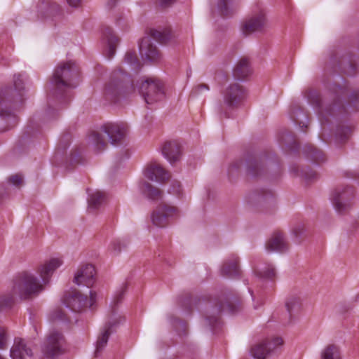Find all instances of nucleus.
<instances>
[{
  "label": "nucleus",
  "instance_id": "nucleus-15",
  "mask_svg": "<svg viewBox=\"0 0 359 359\" xmlns=\"http://www.w3.org/2000/svg\"><path fill=\"white\" fill-rule=\"evenodd\" d=\"M124 320V317L119 316L118 318L111 320L107 323H106V325L102 328L101 334L98 337L96 343V348L95 351V357H98L100 353L106 346L110 334L114 332V328Z\"/></svg>",
  "mask_w": 359,
  "mask_h": 359
},
{
  "label": "nucleus",
  "instance_id": "nucleus-45",
  "mask_svg": "<svg viewBox=\"0 0 359 359\" xmlns=\"http://www.w3.org/2000/svg\"><path fill=\"white\" fill-rule=\"evenodd\" d=\"M0 118L6 120V122H10V121H15V116L9 111H4L0 110Z\"/></svg>",
  "mask_w": 359,
  "mask_h": 359
},
{
  "label": "nucleus",
  "instance_id": "nucleus-17",
  "mask_svg": "<svg viewBox=\"0 0 359 359\" xmlns=\"http://www.w3.org/2000/svg\"><path fill=\"white\" fill-rule=\"evenodd\" d=\"M63 303L72 311L80 312L86 307L88 299L86 296H83L79 292L75 290L69 292L65 295Z\"/></svg>",
  "mask_w": 359,
  "mask_h": 359
},
{
  "label": "nucleus",
  "instance_id": "nucleus-11",
  "mask_svg": "<svg viewBox=\"0 0 359 359\" xmlns=\"http://www.w3.org/2000/svg\"><path fill=\"white\" fill-rule=\"evenodd\" d=\"M177 214L178 210L176 207L165 203H161L153 210L151 219L154 226L165 227L169 224L170 220L175 218Z\"/></svg>",
  "mask_w": 359,
  "mask_h": 359
},
{
  "label": "nucleus",
  "instance_id": "nucleus-14",
  "mask_svg": "<svg viewBox=\"0 0 359 359\" xmlns=\"http://www.w3.org/2000/svg\"><path fill=\"white\" fill-rule=\"evenodd\" d=\"M266 156H261L250 158L247 161V174L252 178H261L267 172L266 166H269Z\"/></svg>",
  "mask_w": 359,
  "mask_h": 359
},
{
  "label": "nucleus",
  "instance_id": "nucleus-35",
  "mask_svg": "<svg viewBox=\"0 0 359 359\" xmlns=\"http://www.w3.org/2000/svg\"><path fill=\"white\" fill-rule=\"evenodd\" d=\"M255 272L259 278L264 280H272L274 279L276 275L275 268L273 266L270 264L264 266L260 270H256Z\"/></svg>",
  "mask_w": 359,
  "mask_h": 359
},
{
  "label": "nucleus",
  "instance_id": "nucleus-56",
  "mask_svg": "<svg viewBox=\"0 0 359 359\" xmlns=\"http://www.w3.org/2000/svg\"><path fill=\"white\" fill-rule=\"evenodd\" d=\"M241 162H236L231 165V166L229 168V172H231L233 170H238L240 168Z\"/></svg>",
  "mask_w": 359,
  "mask_h": 359
},
{
  "label": "nucleus",
  "instance_id": "nucleus-49",
  "mask_svg": "<svg viewBox=\"0 0 359 359\" xmlns=\"http://www.w3.org/2000/svg\"><path fill=\"white\" fill-rule=\"evenodd\" d=\"M304 225L302 224H299L293 228L292 233L297 238H299L304 233Z\"/></svg>",
  "mask_w": 359,
  "mask_h": 359
},
{
  "label": "nucleus",
  "instance_id": "nucleus-42",
  "mask_svg": "<svg viewBox=\"0 0 359 359\" xmlns=\"http://www.w3.org/2000/svg\"><path fill=\"white\" fill-rule=\"evenodd\" d=\"M53 318L55 320H58L65 322H71L72 319L70 317L67 316L62 310L58 309L55 311L53 313Z\"/></svg>",
  "mask_w": 359,
  "mask_h": 359
},
{
  "label": "nucleus",
  "instance_id": "nucleus-58",
  "mask_svg": "<svg viewBox=\"0 0 359 359\" xmlns=\"http://www.w3.org/2000/svg\"><path fill=\"white\" fill-rule=\"evenodd\" d=\"M0 359H4V358H3L1 357V355H0Z\"/></svg>",
  "mask_w": 359,
  "mask_h": 359
},
{
  "label": "nucleus",
  "instance_id": "nucleus-33",
  "mask_svg": "<svg viewBox=\"0 0 359 359\" xmlns=\"http://www.w3.org/2000/svg\"><path fill=\"white\" fill-rule=\"evenodd\" d=\"M123 62L129 66L130 70L134 72H138L142 66L135 51H128L125 55Z\"/></svg>",
  "mask_w": 359,
  "mask_h": 359
},
{
  "label": "nucleus",
  "instance_id": "nucleus-13",
  "mask_svg": "<svg viewBox=\"0 0 359 359\" xmlns=\"http://www.w3.org/2000/svg\"><path fill=\"white\" fill-rule=\"evenodd\" d=\"M283 341L280 337H276L271 340H266L253 346L250 353L252 355L257 359H265L266 356L271 354L273 351L278 346L282 345Z\"/></svg>",
  "mask_w": 359,
  "mask_h": 359
},
{
  "label": "nucleus",
  "instance_id": "nucleus-3",
  "mask_svg": "<svg viewBox=\"0 0 359 359\" xmlns=\"http://www.w3.org/2000/svg\"><path fill=\"white\" fill-rule=\"evenodd\" d=\"M43 289V285L33 274L22 272L13 279L11 290L0 295V307L11 308L18 299L22 300L30 298L38 294Z\"/></svg>",
  "mask_w": 359,
  "mask_h": 359
},
{
  "label": "nucleus",
  "instance_id": "nucleus-24",
  "mask_svg": "<svg viewBox=\"0 0 359 359\" xmlns=\"http://www.w3.org/2000/svg\"><path fill=\"white\" fill-rule=\"evenodd\" d=\"M238 262V257L236 256H233L226 260L221 269V274L223 276L231 278L239 277L241 271Z\"/></svg>",
  "mask_w": 359,
  "mask_h": 359
},
{
  "label": "nucleus",
  "instance_id": "nucleus-27",
  "mask_svg": "<svg viewBox=\"0 0 359 359\" xmlns=\"http://www.w3.org/2000/svg\"><path fill=\"white\" fill-rule=\"evenodd\" d=\"M252 73L250 64L248 58H241L233 69V76L238 80L247 78Z\"/></svg>",
  "mask_w": 359,
  "mask_h": 359
},
{
  "label": "nucleus",
  "instance_id": "nucleus-20",
  "mask_svg": "<svg viewBox=\"0 0 359 359\" xmlns=\"http://www.w3.org/2000/svg\"><path fill=\"white\" fill-rule=\"evenodd\" d=\"M10 355L12 359H27L32 358L33 352L23 339L15 338Z\"/></svg>",
  "mask_w": 359,
  "mask_h": 359
},
{
  "label": "nucleus",
  "instance_id": "nucleus-32",
  "mask_svg": "<svg viewBox=\"0 0 359 359\" xmlns=\"http://www.w3.org/2000/svg\"><path fill=\"white\" fill-rule=\"evenodd\" d=\"M285 306L289 313L290 319L291 320L292 315L300 311L302 308V300L299 297L296 295L290 296L285 302Z\"/></svg>",
  "mask_w": 359,
  "mask_h": 359
},
{
  "label": "nucleus",
  "instance_id": "nucleus-30",
  "mask_svg": "<svg viewBox=\"0 0 359 359\" xmlns=\"http://www.w3.org/2000/svg\"><path fill=\"white\" fill-rule=\"evenodd\" d=\"M104 198V194L100 191L89 193L88 198V210L90 212H95L103 203Z\"/></svg>",
  "mask_w": 359,
  "mask_h": 359
},
{
  "label": "nucleus",
  "instance_id": "nucleus-16",
  "mask_svg": "<svg viewBox=\"0 0 359 359\" xmlns=\"http://www.w3.org/2000/svg\"><path fill=\"white\" fill-rule=\"evenodd\" d=\"M266 25L265 13L261 11L252 15L242 25V32L245 35H249L255 32H261Z\"/></svg>",
  "mask_w": 359,
  "mask_h": 359
},
{
  "label": "nucleus",
  "instance_id": "nucleus-5",
  "mask_svg": "<svg viewBox=\"0 0 359 359\" xmlns=\"http://www.w3.org/2000/svg\"><path fill=\"white\" fill-rule=\"evenodd\" d=\"M135 90L130 76L121 70L114 71L105 86L104 99L110 103H117Z\"/></svg>",
  "mask_w": 359,
  "mask_h": 359
},
{
  "label": "nucleus",
  "instance_id": "nucleus-53",
  "mask_svg": "<svg viewBox=\"0 0 359 359\" xmlns=\"http://www.w3.org/2000/svg\"><path fill=\"white\" fill-rule=\"evenodd\" d=\"M67 4L72 7H78L81 4V0H67Z\"/></svg>",
  "mask_w": 359,
  "mask_h": 359
},
{
  "label": "nucleus",
  "instance_id": "nucleus-47",
  "mask_svg": "<svg viewBox=\"0 0 359 359\" xmlns=\"http://www.w3.org/2000/svg\"><path fill=\"white\" fill-rule=\"evenodd\" d=\"M203 90H206V91L209 90V86L205 83H201L192 89L191 95H198L200 93H201Z\"/></svg>",
  "mask_w": 359,
  "mask_h": 359
},
{
  "label": "nucleus",
  "instance_id": "nucleus-37",
  "mask_svg": "<svg viewBox=\"0 0 359 359\" xmlns=\"http://www.w3.org/2000/svg\"><path fill=\"white\" fill-rule=\"evenodd\" d=\"M294 171L297 173V175H299L305 179L308 182L313 181L318 178V174L310 168H302L301 170L298 168L294 169Z\"/></svg>",
  "mask_w": 359,
  "mask_h": 359
},
{
  "label": "nucleus",
  "instance_id": "nucleus-6",
  "mask_svg": "<svg viewBox=\"0 0 359 359\" xmlns=\"http://www.w3.org/2000/svg\"><path fill=\"white\" fill-rule=\"evenodd\" d=\"M151 38L161 43H165L170 39V32L169 29L161 31L151 29L150 36L144 37L139 43V50L142 57L151 62H158L161 59V54L151 42Z\"/></svg>",
  "mask_w": 359,
  "mask_h": 359
},
{
  "label": "nucleus",
  "instance_id": "nucleus-23",
  "mask_svg": "<svg viewBox=\"0 0 359 359\" xmlns=\"http://www.w3.org/2000/svg\"><path fill=\"white\" fill-rule=\"evenodd\" d=\"M273 199L274 194L264 189L255 190L248 196V201L252 205L271 203Z\"/></svg>",
  "mask_w": 359,
  "mask_h": 359
},
{
  "label": "nucleus",
  "instance_id": "nucleus-50",
  "mask_svg": "<svg viewBox=\"0 0 359 359\" xmlns=\"http://www.w3.org/2000/svg\"><path fill=\"white\" fill-rule=\"evenodd\" d=\"M175 0H159L158 5L161 8H166L174 4Z\"/></svg>",
  "mask_w": 359,
  "mask_h": 359
},
{
  "label": "nucleus",
  "instance_id": "nucleus-18",
  "mask_svg": "<svg viewBox=\"0 0 359 359\" xmlns=\"http://www.w3.org/2000/svg\"><path fill=\"white\" fill-rule=\"evenodd\" d=\"M95 269L92 264H86L80 268L76 273L74 282L78 285H86L91 287L95 281Z\"/></svg>",
  "mask_w": 359,
  "mask_h": 359
},
{
  "label": "nucleus",
  "instance_id": "nucleus-51",
  "mask_svg": "<svg viewBox=\"0 0 359 359\" xmlns=\"http://www.w3.org/2000/svg\"><path fill=\"white\" fill-rule=\"evenodd\" d=\"M172 190L171 192H172L175 194H180L181 192V186L180 183L177 181H175L172 182Z\"/></svg>",
  "mask_w": 359,
  "mask_h": 359
},
{
  "label": "nucleus",
  "instance_id": "nucleus-38",
  "mask_svg": "<svg viewBox=\"0 0 359 359\" xmlns=\"http://www.w3.org/2000/svg\"><path fill=\"white\" fill-rule=\"evenodd\" d=\"M229 0H219L218 9L220 14L224 17L231 16L233 13V8L229 7Z\"/></svg>",
  "mask_w": 359,
  "mask_h": 359
},
{
  "label": "nucleus",
  "instance_id": "nucleus-28",
  "mask_svg": "<svg viewBox=\"0 0 359 359\" xmlns=\"http://www.w3.org/2000/svg\"><path fill=\"white\" fill-rule=\"evenodd\" d=\"M304 153L307 158L316 163L319 164L326 160L323 151L311 144H307L304 147Z\"/></svg>",
  "mask_w": 359,
  "mask_h": 359
},
{
  "label": "nucleus",
  "instance_id": "nucleus-2",
  "mask_svg": "<svg viewBox=\"0 0 359 359\" xmlns=\"http://www.w3.org/2000/svg\"><path fill=\"white\" fill-rule=\"evenodd\" d=\"M348 93L347 86L337 85L336 83L329 84L327 92L321 96L315 90H310L307 93L309 102L313 107L320 121L331 116L336 111L343 107L342 98Z\"/></svg>",
  "mask_w": 359,
  "mask_h": 359
},
{
  "label": "nucleus",
  "instance_id": "nucleus-8",
  "mask_svg": "<svg viewBox=\"0 0 359 359\" xmlns=\"http://www.w3.org/2000/svg\"><path fill=\"white\" fill-rule=\"evenodd\" d=\"M224 104L220 105L218 111L221 116L224 118H229L228 110H232L238 107L245 97V91L243 86L238 83H231L224 90Z\"/></svg>",
  "mask_w": 359,
  "mask_h": 359
},
{
  "label": "nucleus",
  "instance_id": "nucleus-36",
  "mask_svg": "<svg viewBox=\"0 0 359 359\" xmlns=\"http://www.w3.org/2000/svg\"><path fill=\"white\" fill-rule=\"evenodd\" d=\"M129 245V241L126 239L115 240L109 245V250L114 255H118L123 250L127 248Z\"/></svg>",
  "mask_w": 359,
  "mask_h": 359
},
{
  "label": "nucleus",
  "instance_id": "nucleus-7",
  "mask_svg": "<svg viewBox=\"0 0 359 359\" xmlns=\"http://www.w3.org/2000/svg\"><path fill=\"white\" fill-rule=\"evenodd\" d=\"M136 86L147 104H151L163 97V85L155 78L142 77L137 81Z\"/></svg>",
  "mask_w": 359,
  "mask_h": 359
},
{
  "label": "nucleus",
  "instance_id": "nucleus-4",
  "mask_svg": "<svg viewBox=\"0 0 359 359\" xmlns=\"http://www.w3.org/2000/svg\"><path fill=\"white\" fill-rule=\"evenodd\" d=\"M106 135L112 145L121 144L126 135L124 126L117 123H107L103 125L100 130L92 131L88 137V144L95 151L100 153L107 147V142L104 138Z\"/></svg>",
  "mask_w": 359,
  "mask_h": 359
},
{
  "label": "nucleus",
  "instance_id": "nucleus-40",
  "mask_svg": "<svg viewBox=\"0 0 359 359\" xmlns=\"http://www.w3.org/2000/svg\"><path fill=\"white\" fill-rule=\"evenodd\" d=\"M280 141L283 143V144L287 147L289 149H292L296 147L295 144L296 142L294 139V136L292 133L286 132L283 134V135L280 137Z\"/></svg>",
  "mask_w": 359,
  "mask_h": 359
},
{
  "label": "nucleus",
  "instance_id": "nucleus-31",
  "mask_svg": "<svg viewBox=\"0 0 359 359\" xmlns=\"http://www.w3.org/2000/svg\"><path fill=\"white\" fill-rule=\"evenodd\" d=\"M143 193L147 197L153 201H158L162 198L163 192L158 187H156L147 182L142 184Z\"/></svg>",
  "mask_w": 359,
  "mask_h": 359
},
{
  "label": "nucleus",
  "instance_id": "nucleus-19",
  "mask_svg": "<svg viewBox=\"0 0 359 359\" xmlns=\"http://www.w3.org/2000/svg\"><path fill=\"white\" fill-rule=\"evenodd\" d=\"M144 176L151 181L164 183L170 177V173L160 164L154 163L149 165L144 170Z\"/></svg>",
  "mask_w": 359,
  "mask_h": 359
},
{
  "label": "nucleus",
  "instance_id": "nucleus-46",
  "mask_svg": "<svg viewBox=\"0 0 359 359\" xmlns=\"http://www.w3.org/2000/svg\"><path fill=\"white\" fill-rule=\"evenodd\" d=\"M7 334L4 327H0V348H4L7 343Z\"/></svg>",
  "mask_w": 359,
  "mask_h": 359
},
{
  "label": "nucleus",
  "instance_id": "nucleus-44",
  "mask_svg": "<svg viewBox=\"0 0 359 359\" xmlns=\"http://www.w3.org/2000/svg\"><path fill=\"white\" fill-rule=\"evenodd\" d=\"M8 181L15 186H20L22 184V176L20 174L13 175L8 177Z\"/></svg>",
  "mask_w": 359,
  "mask_h": 359
},
{
  "label": "nucleus",
  "instance_id": "nucleus-22",
  "mask_svg": "<svg viewBox=\"0 0 359 359\" xmlns=\"http://www.w3.org/2000/svg\"><path fill=\"white\" fill-rule=\"evenodd\" d=\"M266 248L269 252H283L288 249V244L283 233L280 231H276L266 243Z\"/></svg>",
  "mask_w": 359,
  "mask_h": 359
},
{
  "label": "nucleus",
  "instance_id": "nucleus-48",
  "mask_svg": "<svg viewBox=\"0 0 359 359\" xmlns=\"http://www.w3.org/2000/svg\"><path fill=\"white\" fill-rule=\"evenodd\" d=\"M20 76H21L20 74H15L13 77L14 86L15 88L18 90H21L23 89V82Z\"/></svg>",
  "mask_w": 359,
  "mask_h": 359
},
{
  "label": "nucleus",
  "instance_id": "nucleus-29",
  "mask_svg": "<svg viewBox=\"0 0 359 359\" xmlns=\"http://www.w3.org/2000/svg\"><path fill=\"white\" fill-rule=\"evenodd\" d=\"M290 117L296 125L300 128H307L309 119L304 110L299 106H294L290 113Z\"/></svg>",
  "mask_w": 359,
  "mask_h": 359
},
{
  "label": "nucleus",
  "instance_id": "nucleus-21",
  "mask_svg": "<svg viewBox=\"0 0 359 359\" xmlns=\"http://www.w3.org/2000/svg\"><path fill=\"white\" fill-rule=\"evenodd\" d=\"M161 150L163 156L170 164H174L181 158V145L175 140L165 142Z\"/></svg>",
  "mask_w": 359,
  "mask_h": 359
},
{
  "label": "nucleus",
  "instance_id": "nucleus-26",
  "mask_svg": "<svg viewBox=\"0 0 359 359\" xmlns=\"http://www.w3.org/2000/svg\"><path fill=\"white\" fill-rule=\"evenodd\" d=\"M62 264V260L57 258H53L45 263L39 269V273L44 284H46L53 271Z\"/></svg>",
  "mask_w": 359,
  "mask_h": 359
},
{
  "label": "nucleus",
  "instance_id": "nucleus-34",
  "mask_svg": "<svg viewBox=\"0 0 359 359\" xmlns=\"http://www.w3.org/2000/svg\"><path fill=\"white\" fill-rule=\"evenodd\" d=\"M322 359H342L340 349L335 344L327 345L321 353Z\"/></svg>",
  "mask_w": 359,
  "mask_h": 359
},
{
  "label": "nucleus",
  "instance_id": "nucleus-57",
  "mask_svg": "<svg viewBox=\"0 0 359 359\" xmlns=\"http://www.w3.org/2000/svg\"><path fill=\"white\" fill-rule=\"evenodd\" d=\"M320 138L322 140H324L323 137L321 136V135H320Z\"/></svg>",
  "mask_w": 359,
  "mask_h": 359
},
{
  "label": "nucleus",
  "instance_id": "nucleus-52",
  "mask_svg": "<svg viewBox=\"0 0 359 359\" xmlns=\"http://www.w3.org/2000/svg\"><path fill=\"white\" fill-rule=\"evenodd\" d=\"M124 295V291L121 290L114 297V302L115 304H118L121 302Z\"/></svg>",
  "mask_w": 359,
  "mask_h": 359
},
{
  "label": "nucleus",
  "instance_id": "nucleus-12",
  "mask_svg": "<svg viewBox=\"0 0 359 359\" xmlns=\"http://www.w3.org/2000/svg\"><path fill=\"white\" fill-rule=\"evenodd\" d=\"M239 310L238 305H235L228 299L225 303L219 300L216 306L211 310L208 311L205 315V320L208 325L215 329L220 324L219 314L224 311H228L229 313H235Z\"/></svg>",
  "mask_w": 359,
  "mask_h": 359
},
{
  "label": "nucleus",
  "instance_id": "nucleus-41",
  "mask_svg": "<svg viewBox=\"0 0 359 359\" xmlns=\"http://www.w3.org/2000/svg\"><path fill=\"white\" fill-rule=\"evenodd\" d=\"M339 67L344 74L348 76H353L355 72V66L351 62H344L341 61L339 64Z\"/></svg>",
  "mask_w": 359,
  "mask_h": 359
},
{
  "label": "nucleus",
  "instance_id": "nucleus-10",
  "mask_svg": "<svg viewBox=\"0 0 359 359\" xmlns=\"http://www.w3.org/2000/svg\"><path fill=\"white\" fill-rule=\"evenodd\" d=\"M354 189L349 186H339L334 189L331 200L336 211L340 214L346 212L351 205Z\"/></svg>",
  "mask_w": 359,
  "mask_h": 359
},
{
  "label": "nucleus",
  "instance_id": "nucleus-39",
  "mask_svg": "<svg viewBox=\"0 0 359 359\" xmlns=\"http://www.w3.org/2000/svg\"><path fill=\"white\" fill-rule=\"evenodd\" d=\"M351 129L348 126H339L337 128L336 138L340 142H344L348 137Z\"/></svg>",
  "mask_w": 359,
  "mask_h": 359
},
{
  "label": "nucleus",
  "instance_id": "nucleus-43",
  "mask_svg": "<svg viewBox=\"0 0 359 359\" xmlns=\"http://www.w3.org/2000/svg\"><path fill=\"white\" fill-rule=\"evenodd\" d=\"M349 104L354 109L359 111V91H355L350 95Z\"/></svg>",
  "mask_w": 359,
  "mask_h": 359
},
{
  "label": "nucleus",
  "instance_id": "nucleus-25",
  "mask_svg": "<svg viewBox=\"0 0 359 359\" xmlns=\"http://www.w3.org/2000/svg\"><path fill=\"white\" fill-rule=\"evenodd\" d=\"M103 37L106 40L107 47V56L109 59L113 57L116 53V48L118 42V38L114 34L111 27H105L103 29Z\"/></svg>",
  "mask_w": 359,
  "mask_h": 359
},
{
  "label": "nucleus",
  "instance_id": "nucleus-54",
  "mask_svg": "<svg viewBox=\"0 0 359 359\" xmlns=\"http://www.w3.org/2000/svg\"><path fill=\"white\" fill-rule=\"evenodd\" d=\"M118 0H108L107 2V7L108 9H112L117 3Z\"/></svg>",
  "mask_w": 359,
  "mask_h": 359
},
{
  "label": "nucleus",
  "instance_id": "nucleus-55",
  "mask_svg": "<svg viewBox=\"0 0 359 359\" xmlns=\"http://www.w3.org/2000/svg\"><path fill=\"white\" fill-rule=\"evenodd\" d=\"M96 293L95 292L90 291V306H92L95 302Z\"/></svg>",
  "mask_w": 359,
  "mask_h": 359
},
{
  "label": "nucleus",
  "instance_id": "nucleus-9",
  "mask_svg": "<svg viewBox=\"0 0 359 359\" xmlns=\"http://www.w3.org/2000/svg\"><path fill=\"white\" fill-rule=\"evenodd\" d=\"M65 351V339L63 334L55 330L49 332L41 346V351L44 357L54 358Z\"/></svg>",
  "mask_w": 359,
  "mask_h": 359
},
{
  "label": "nucleus",
  "instance_id": "nucleus-1",
  "mask_svg": "<svg viewBox=\"0 0 359 359\" xmlns=\"http://www.w3.org/2000/svg\"><path fill=\"white\" fill-rule=\"evenodd\" d=\"M79 71L75 64L71 61L59 65L54 71L52 79L48 84V109L47 113L50 114L54 110V102L59 104H65L70 101L69 89L76 85L72 81L78 76Z\"/></svg>",
  "mask_w": 359,
  "mask_h": 359
}]
</instances>
